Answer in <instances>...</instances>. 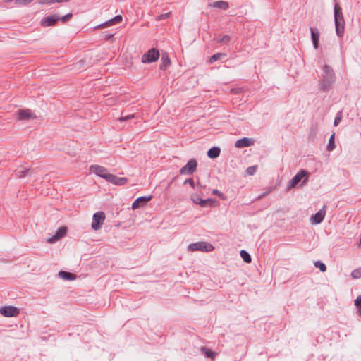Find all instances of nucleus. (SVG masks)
<instances>
[{
  "label": "nucleus",
  "instance_id": "f257e3e1",
  "mask_svg": "<svg viewBox=\"0 0 361 361\" xmlns=\"http://www.w3.org/2000/svg\"><path fill=\"white\" fill-rule=\"evenodd\" d=\"M334 23L336 33L338 37H343L345 32V20L342 8L338 3L334 5Z\"/></svg>",
  "mask_w": 361,
  "mask_h": 361
},
{
  "label": "nucleus",
  "instance_id": "f03ea898",
  "mask_svg": "<svg viewBox=\"0 0 361 361\" xmlns=\"http://www.w3.org/2000/svg\"><path fill=\"white\" fill-rule=\"evenodd\" d=\"M335 82V74L333 68L328 65L323 66L322 79L320 87L322 90H328Z\"/></svg>",
  "mask_w": 361,
  "mask_h": 361
},
{
  "label": "nucleus",
  "instance_id": "7ed1b4c3",
  "mask_svg": "<svg viewBox=\"0 0 361 361\" xmlns=\"http://www.w3.org/2000/svg\"><path fill=\"white\" fill-rule=\"evenodd\" d=\"M309 175V172L305 169H301L299 172H298L295 176L288 182V188L290 189L294 187H295L303 178L304 180H302V185H304L307 181V176Z\"/></svg>",
  "mask_w": 361,
  "mask_h": 361
},
{
  "label": "nucleus",
  "instance_id": "20e7f679",
  "mask_svg": "<svg viewBox=\"0 0 361 361\" xmlns=\"http://www.w3.org/2000/svg\"><path fill=\"white\" fill-rule=\"evenodd\" d=\"M214 249V246L209 243L207 242H197L191 243L188 245V250L191 252L194 251H202V252H211Z\"/></svg>",
  "mask_w": 361,
  "mask_h": 361
},
{
  "label": "nucleus",
  "instance_id": "39448f33",
  "mask_svg": "<svg viewBox=\"0 0 361 361\" xmlns=\"http://www.w3.org/2000/svg\"><path fill=\"white\" fill-rule=\"evenodd\" d=\"M159 56L160 54L159 50L154 48L150 49L142 55V62L143 63H150L154 62L158 60Z\"/></svg>",
  "mask_w": 361,
  "mask_h": 361
},
{
  "label": "nucleus",
  "instance_id": "423d86ee",
  "mask_svg": "<svg viewBox=\"0 0 361 361\" xmlns=\"http://www.w3.org/2000/svg\"><path fill=\"white\" fill-rule=\"evenodd\" d=\"M197 161L195 159H192L189 160L188 163L180 169V174L191 175L197 170Z\"/></svg>",
  "mask_w": 361,
  "mask_h": 361
},
{
  "label": "nucleus",
  "instance_id": "0eeeda50",
  "mask_svg": "<svg viewBox=\"0 0 361 361\" xmlns=\"http://www.w3.org/2000/svg\"><path fill=\"white\" fill-rule=\"evenodd\" d=\"M90 170L97 176L103 178L106 181L109 180V176L111 175V173L108 172V170L105 167L99 165H92Z\"/></svg>",
  "mask_w": 361,
  "mask_h": 361
},
{
  "label": "nucleus",
  "instance_id": "6e6552de",
  "mask_svg": "<svg viewBox=\"0 0 361 361\" xmlns=\"http://www.w3.org/2000/svg\"><path fill=\"white\" fill-rule=\"evenodd\" d=\"M105 220V214L103 212H98L93 215L92 228L97 231L99 230Z\"/></svg>",
  "mask_w": 361,
  "mask_h": 361
},
{
  "label": "nucleus",
  "instance_id": "1a4fd4ad",
  "mask_svg": "<svg viewBox=\"0 0 361 361\" xmlns=\"http://www.w3.org/2000/svg\"><path fill=\"white\" fill-rule=\"evenodd\" d=\"M0 313L6 317H16L19 314V310L13 306L2 307Z\"/></svg>",
  "mask_w": 361,
  "mask_h": 361
},
{
  "label": "nucleus",
  "instance_id": "9d476101",
  "mask_svg": "<svg viewBox=\"0 0 361 361\" xmlns=\"http://www.w3.org/2000/svg\"><path fill=\"white\" fill-rule=\"evenodd\" d=\"M326 205L311 217L312 224H319L324 220L326 214Z\"/></svg>",
  "mask_w": 361,
  "mask_h": 361
},
{
  "label": "nucleus",
  "instance_id": "9b49d317",
  "mask_svg": "<svg viewBox=\"0 0 361 361\" xmlns=\"http://www.w3.org/2000/svg\"><path fill=\"white\" fill-rule=\"evenodd\" d=\"M58 20L59 17L56 15L53 14L44 18L41 20L40 24L42 27H49L54 25Z\"/></svg>",
  "mask_w": 361,
  "mask_h": 361
},
{
  "label": "nucleus",
  "instance_id": "f8f14e48",
  "mask_svg": "<svg viewBox=\"0 0 361 361\" xmlns=\"http://www.w3.org/2000/svg\"><path fill=\"white\" fill-rule=\"evenodd\" d=\"M122 20H123L122 16L121 15H118V16H115L114 18L109 20L108 21L97 25L96 27V29H102V28H105V27L111 26L113 25L121 23L122 21Z\"/></svg>",
  "mask_w": 361,
  "mask_h": 361
},
{
  "label": "nucleus",
  "instance_id": "ddd939ff",
  "mask_svg": "<svg viewBox=\"0 0 361 361\" xmlns=\"http://www.w3.org/2000/svg\"><path fill=\"white\" fill-rule=\"evenodd\" d=\"M152 198V195L149 197L142 196L137 198L132 204V209H136L144 206L148 201L151 200Z\"/></svg>",
  "mask_w": 361,
  "mask_h": 361
},
{
  "label": "nucleus",
  "instance_id": "4468645a",
  "mask_svg": "<svg viewBox=\"0 0 361 361\" xmlns=\"http://www.w3.org/2000/svg\"><path fill=\"white\" fill-rule=\"evenodd\" d=\"M66 228L65 226L60 227L56 232L55 235L47 240V243H54L56 241L59 240L60 238H63L66 233Z\"/></svg>",
  "mask_w": 361,
  "mask_h": 361
},
{
  "label": "nucleus",
  "instance_id": "2eb2a0df",
  "mask_svg": "<svg viewBox=\"0 0 361 361\" xmlns=\"http://www.w3.org/2000/svg\"><path fill=\"white\" fill-rule=\"evenodd\" d=\"M17 118L18 120H28L30 118H35L36 116L32 115L30 109H21L17 112Z\"/></svg>",
  "mask_w": 361,
  "mask_h": 361
},
{
  "label": "nucleus",
  "instance_id": "dca6fc26",
  "mask_svg": "<svg viewBox=\"0 0 361 361\" xmlns=\"http://www.w3.org/2000/svg\"><path fill=\"white\" fill-rule=\"evenodd\" d=\"M255 141L248 137H243L238 140L235 143V147L237 148H243L250 147L254 145Z\"/></svg>",
  "mask_w": 361,
  "mask_h": 361
},
{
  "label": "nucleus",
  "instance_id": "f3484780",
  "mask_svg": "<svg viewBox=\"0 0 361 361\" xmlns=\"http://www.w3.org/2000/svg\"><path fill=\"white\" fill-rule=\"evenodd\" d=\"M108 182L116 185H123L128 183V178L125 177H118L114 174L109 176Z\"/></svg>",
  "mask_w": 361,
  "mask_h": 361
},
{
  "label": "nucleus",
  "instance_id": "a211bd4d",
  "mask_svg": "<svg viewBox=\"0 0 361 361\" xmlns=\"http://www.w3.org/2000/svg\"><path fill=\"white\" fill-rule=\"evenodd\" d=\"M311 38L315 49L319 47V32L316 27H310Z\"/></svg>",
  "mask_w": 361,
  "mask_h": 361
},
{
  "label": "nucleus",
  "instance_id": "6ab92c4d",
  "mask_svg": "<svg viewBox=\"0 0 361 361\" xmlns=\"http://www.w3.org/2000/svg\"><path fill=\"white\" fill-rule=\"evenodd\" d=\"M32 171V170L30 169H25L23 166H20L16 170L14 175L17 178H23L27 175H30Z\"/></svg>",
  "mask_w": 361,
  "mask_h": 361
},
{
  "label": "nucleus",
  "instance_id": "aec40b11",
  "mask_svg": "<svg viewBox=\"0 0 361 361\" xmlns=\"http://www.w3.org/2000/svg\"><path fill=\"white\" fill-rule=\"evenodd\" d=\"M209 6L213 8H216L222 10H226L229 8L228 3L223 0L214 1L212 4H209Z\"/></svg>",
  "mask_w": 361,
  "mask_h": 361
},
{
  "label": "nucleus",
  "instance_id": "412c9836",
  "mask_svg": "<svg viewBox=\"0 0 361 361\" xmlns=\"http://www.w3.org/2000/svg\"><path fill=\"white\" fill-rule=\"evenodd\" d=\"M161 62L159 65L161 70H166L171 65V60L167 54H163L161 59Z\"/></svg>",
  "mask_w": 361,
  "mask_h": 361
},
{
  "label": "nucleus",
  "instance_id": "4be33fe9",
  "mask_svg": "<svg viewBox=\"0 0 361 361\" xmlns=\"http://www.w3.org/2000/svg\"><path fill=\"white\" fill-rule=\"evenodd\" d=\"M201 352L204 355L205 357L211 358L212 361L214 360L217 355L216 353L213 352L211 349L207 347H202Z\"/></svg>",
  "mask_w": 361,
  "mask_h": 361
},
{
  "label": "nucleus",
  "instance_id": "5701e85b",
  "mask_svg": "<svg viewBox=\"0 0 361 361\" xmlns=\"http://www.w3.org/2000/svg\"><path fill=\"white\" fill-rule=\"evenodd\" d=\"M221 152V149L218 147H212L207 152V156L211 159L217 158Z\"/></svg>",
  "mask_w": 361,
  "mask_h": 361
},
{
  "label": "nucleus",
  "instance_id": "b1692460",
  "mask_svg": "<svg viewBox=\"0 0 361 361\" xmlns=\"http://www.w3.org/2000/svg\"><path fill=\"white\" fill-rule=\"evenodd\" d=\"M59 276L66 281H72L75 279V275L68 271H61L59 272Z\"/></svg>",
  "mask_w": 361,
  "mask_h": 361
},
{
  "label": "nucleus",
  "instance_id": "393cba45",
  "mask_svg": "<svg viewBox=\"0 0 361 361\" xmlns=\"http://www.w3.org/2000/svg\"><path fill=\"white\" fill-rule=\"evenodd\" d=\"M240 257L243 259V261L246 263H250L252 261V258L250 255L246 252L245 250H241L240 252Z\"/></svg>",
  "mask_w": 361,
  "mask_h": 361
},
{
  "label": "nucleus",
  "instance_id": "a878e982",
  "mask_svg": "<svg viewBox=\"0 0 361 361\" xmlns=\"http://www.w3.org/2000/svg\"><path fill=\"white\" fill-rule=\"evenodd\" d=\"M71 0H40L39 3L41 4H46V5H50L54 3H67L69 2Z\"/></svg>",
  "mask_w": 361,
  "mask_h": 361
},
{
  "label": "nucleus",
  "instance_id": "bb28decb",
  "mask_svg": "<svg viewBox=\"0 0 361 361\" xmlns=\"http://www.w3.org/2000/svg\"><path fill=\"white\" fill-rule=\"evenodd\" d=\"M334 136H335V133H333L329 140V144L327 145V150L329 152L333 151L336 147L335 142H334Z\"/></svg>",
  "mask_w": 361,
  "mask_h": 361
},
{
  "label": "nucleus",
  "instance_id": "cd10ccee",
  "mask_svg": "<svg viewBox=\"0 0 361 361\" xmlns=\"http://www.w3.org/2000/svg\"><path fill=\"white\" fill-rule=\"evenodd\" d=\"M226 54L224 53H217L214 55H212L209 59V63H212L219 59H221L222 57L225 56Z\"/></svg>",
  "mask_w": 361,
  "mask_h": 361
},
{
  "label": "nucleus",
  "instance_id": "c85d7f7f",
  "mask_svg": "<svg viewBox=\"0 0 361 361\" xmlns=\"http://www.w3.org/2000/svg\"><path fill=\"white\" fill-rule=\"evenodd\" d=\"M214 202V200L212 199L202 200L200 202V204L202 207H207L209 205H212Z\"/></svg>",
  "mask_w": 361,
  "mask_h": 361
},
{
  "label": "nucleus",
  "instance_id": "c756f323",
  "mask_svg": "<svg viewBox=\"0 0 361 361\" xmlns=\"http://www.w3.org/2000/svg\"><path fill=\"white\" fill-rule=\"evenodd\" d=\"M314 266L317 267V268H319L320 269L321 271L322 272H324L326 271V265L320 262V261H317L314 262Z\"/></svg>",
  "mask_w": 361,
  "mask_h": 361
},
{
  "label": "nucleus",
  "instance_id": "7c9ffc66",
  "mask_svg": "<svg viewBox=\"0 0 361 361\" xmlns=\"http://www.w3.org/2000/svg\"><path fill=\"white\" fill-rule=\"evenodd\" d=\"M257 166H251L247 168L246 169V173L249 176L254 175L257 171Z\"/></svg>",
  "mask_w": 361,
  "mask_h": 361
},
{
  "label": "nucleus",
  "instance_id": "2f4dec72",
  "mask_svg": "<svg viewBox=\"0 0 361 361\" xmlns=\"http://www.w3.org/2000/svg\"><path fill=\"white\" fill-rule=\"evenodd\" d=\"M355 305L358 308V313L361 315V295L357 297L354 302Z\"/></svg>",
  "mask_w": 361,
  "mask_h": 361
},
{
  "label": "nucleus",
  "instance_id": "473e14b6",
  "mask_svg": "<svg viewBox=\"0 0 361 361\" xmlns=\"http://www.w3.org/2000/svg\"><path fill=\"white\" fill-rule=\"evenodd\" d=\"M351 276L353 279H359L361 277V268L353 270L351 273Z\"/></svg>",
  "mask_w": 361,
  "mask_h": 361
},
{
  "label": "nucleus",
  "instance_id": "72a5a7b5",
  "mask_svg": "<svg viewBox=\"0 0 361 361\" xmlns=\"http://www.w3.org/2000/svg\"><path fill=\"white\" fill-rule=\"evenodd\" d=\"M231 37L228 35H224L216 39L218 43H227L230 41Z\"/></svg>",
  "mask_w": 361,
  "mask_h": 361
},
{
  "label": "nucleus",
  "instance_id": "f704fd0d",
  "mask_svg": "<svg viewBox=\"0 0 361 361\" xmlns=\"http://www.w3.org/2000/svg\"><path fill=\"white\" fill-rule=\"evenodd\" d=\"M73 16L72 13H68L61 18H59V20L61 21L62 23H66Z\"/></svg>",
  "mask_w": 361,
  "mask_h": 361
},
{
  "label": "nucleus",
  "instance_id": "c9c22d12",
  "mask_svg": "<svg viewBox=\"0 0 361 361\" xmlns=\"http://www.w3.org/2000/svg\"><path fill=\"white\" fill-rule=\"evenodd\" d=\"M133 118H135V114H129L125 116H121V118H118V121L123 122L130 120Z\"/></svg>",
  "mask_w": 361,
  "mask_h": 361
},
{
  "label": "nucleus",
  "instance_id": "e433bc0d",
  "mask_svg": "<svg viewBox=\"0 0 361 361\" xmlns=\"http://www.w3.org/2000/svg\"><path fill=\"white\" fill-rule=\"evenodd\" d=\"M32 1L33 0H15V4L17 5L25 6L27 5V4H30Z\"/></svg>",
  "mask_w": 361,
  "mask_h": 361
},
{
  "label": "nucleus",
  "instance_id": "4c0bfd02",
  "mask_svg": "<svg viewBox=\"0 0 361 361\" xmlns=\"http://www.w3.org/2000/svg\"><path fill=\"white\" fill-rule=\"evenodd\" d=\"M102 35L103 39L106 41L111 39L114 35V34L108 33V32H103Z\"/></svg>",
  "mask_w": 361,
  "mask_h": 361
},
{
  "label": "nucleus",
  "instance_id": "58836bf2",
  "mask_svg": "<svg viewBox=\"0 0 361 361\" xmlns=\"http://www.w3.org/2000/svg\"><path fill=\"white\" fill-rule=\"evenodd\" d=\"M341 119H342V116H341V113H339L338 114H337V116H336V118L334 119V125L335 126H338L341 123Z\"/></svg>",
  "mask_w": 361,
  "mask_h": 361
},
{
  "label": "nucleus",
  "instance_id": "ea45409f",
  "mask_svg": "<svg viewBox=\"0 0 361 361\" xmlns=\"http://www.w3.org/2000/svg\"><path fill=\"white\" fill-rule=\"evenodd\" d=\"M192 202L196 204H200V202L202 200L199 195H193L192 197Z\"/></svg>",
  "mask_w": 361,
  "mask_h": 361
},
{
  "label": "nucleus",
  "instance_id": "a19ab883",
  "mask_svg": "<svg viewBox=\"0 0 361 361\" xmlns=\"http://www.w3.org/2000/svg\"><path fill=\"white\" fill-rule=\"evenodd\" d=\"M187 183H188L192 188H195V182L192 178L186 179L184 181V184H187Z\"/></svg>",
  "mask_w": 361,
  "mask_h": 361
},
{
  "label": "nucleus",
  "instance_id": "79ce46f5",
  "mask_svg": "<svg viewBox=\"0 0 361 361\" xmlns=\"http://www.w3.org/2000/svg\"><path fill=\"white\" fill-rule=\"evenodd\" d=\"M171 15V13H164V14H161V16H159L158 18V20H165L166 18H168Z\"/></svg>",
  "mask_w": 361,
  "mask_h": 361
},
{
  "label": "nucleus",
  "instance_id": "37998d69",
  "mask_svg": "<svg viewBox=\"0 0 361 361\" xmlns=\"http://www.w3.org/2000/svg\"><path fill=\"white\" fill-rule=\"evenodd\" d=\"M271 192V189H269V190H267L266 192L262 193L260 195H259V197L257 198L262 199V198L266 197L267 195H268Z\"/></svg>",
  "mask_w": 361,
  "mask_h": 361
},
{
  "label": "nucleus",
  "instance_id": "c03bdc74",
  "mask_svg": "<svg viewBox=\"0 0 361 361\" xmlns=\"http://www.w3.org/2000/svg\"><path fill=\"white\" fill-rule=\"evenodd\" d=\"M213 194L217 195H222L221 192L220 191H219L218 190H213Z\"/></svg>",
  "mask_w": 361,
  "mask_h": 361
},
{
  "label": "nucleus",
  "instance_id": "a18cd8bd",
  "mask_svg": "<svg viewBox=\"0 0 361 361\" xmlns=\"http://www.w3.org/2000/svg\"><path fill=\"white\" fill-rule=\"evenodd\" d=\"M360 243L361 244V237H360Z\"/></svg>",
  "mask_w": 361,
  "mask_h": 361
}]
</instances>
